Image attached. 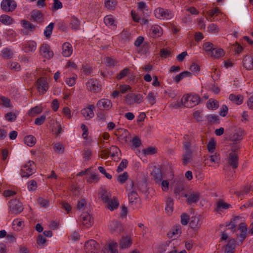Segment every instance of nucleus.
<instances>
[{
  "label": "nucleus",
  "mask_w": 253,
  "mask_h": 253,
  "mask_svg": "<svg viewBox=\"0 0 253 253\" xmlns=\"http://www.w3.org/2000/svg\"><path fill=\"white\" fill-rule=\"evenodd\" d=\"M24 141L27 145L32 147L36 144V139L33 135H29L24 137Z\"/></svg>",
  "instance_id": "31"
},
{
  "label": "nucleus",
  "mask_w": 253,
  "mask_h": 253,
  "mask_svg": "<svg viewBox=\"0 0 253 253\" xmlns=\"http://www.w3.org/2000/svg\"><path fill=\"white\" fill-rule=\"evenodd\" d=\"M149 47V45L148 42H144V43L143 44L142 47H141V48H140L138 52L139 53L143 54H146L147 51H148Z\"/></svg>",
  "instance_id": "62"
},
{
  "label": "nucleus",
  "mask_w": 253,
  "mask_h": 253,
  "mask_svg": "<svg viewBox=\"0 0 253 253\" xmlns=\"http://www.w3.org/2000/svg\"><path fill=\"white\" fill-rule=\"evenodd\" d=\"M132 242L131 238L129 236H123L120 241V249L128 248L132 245Z\"/></svg>",
  "instance_id": "21"
},
{
  "label": "nucleus",
  "mask_w": 253,
  "mask_h": 253,
  "mask_svg": "<svg viewBox=\"0 0 253 253\" xmlns=\"http://www.w3.org/2000/svg\"><path fill=\"white\" fill-rule=\"evenodd\" d=\"M239 158L237 154L230 153L228 156V163L233 169H236L239 165Z\"/></svg>",
  "instance_id": "15"
},
{
  "label": "nucleus",
  "mask_w": 253,
  "mask_h": 253,
  "mask_svg": "<svg viewBox=\"0 0 253 253\" xmlns=\"http://www.w3.org/2000/svg\"><path fill=\"white\" fill-rule=\"evenodd\" d=\"M155 180L156 182L161 181L162 179V174L161 170L160 169L154 170L152 173Z\"/></svg>",
  "instance_id": "42"
},
{
  "label": "nucleus",
  "mask_w": 253,
  "mask_h": 253,
  "mask_svg": "<svg viewBox=\"0 0 253 253\" xmlns=\"http://www.w3.org/2000/svg\"><path fill=\"white\" fill-rule=\"evenodd\" d=\"M96 106L101 111L109 110L112 107V103L109 99L103 98L97 102Z\"/></svg>",
  "instance_id": "12"
},
{
  "label": "nucleus",
  "mask_w": 253,
  "mask_h": 253,
  "mask_svg": "<svg viewBox=\"0 0 253 253\" xmlns=\"http://www.w3.org/2000/svg\"><path fill=\"white\" fill-rule=\"evenodd\" d=\"M236 241L234 239H229L225 246V253H234Z\"/></svg>",
  "instance_id": "24"
},
{
  "label": "nucleus",
  "mask_w": 253,
  "mask_h": 253,
  "mask_svg": "<svg viewBox=\"0 0 253 253\" xmlns=\"http://www.w3.org/2000/svg\"><path fill=\"white\" fill-rule=\"evenodd\" d=\"M86 181L89 183H91L93 182H97L99 179L98 174L95 173H91L88 176L86 177Z\"/></svg>",
  "instance_id": "46"
},
{
  "label": "nucleus",
  "mask_w": 253,
  "mask_h": 253,
  "mask_svg": "<svg viewBox=\"0 0 253 253\" xmlns=\"http://www.w3.org/2000/svg\"><path fill=\"white\" fill-rule=\"evenodd\" d=\"M243 65L247 70L253 69V55L245 56L243 60Z\"/></svg>",
  "instance_id": "19"
},
{
  "label": "nucleus",
  "mask_w": 253,
  "mask_h": 253,
  "mask_svg": "<svg viewBox=\"0 0 253 253\" xmlns=\"http://www.w3.org/2000/svg\"><path fill=\"white\" fill-rule=\"evenodd\" d=\"M146 99L148 100L149 103L152 106L156 103V98L154 95V93L152 92H150L148 93Z\"/></svg>",
  "instance_id": "53"
},
{
  "label": "nucleus",
  "mask_w": 253,
  "mask_h": 253,
  "mask_svg": "<svg viewBox=\"0 0 253 253\" xmlns=\"http://www.w3.org/2000/svg\"><path fill=\"white\" fill-rule=\"evenodd\" d=\"M37 43L34 41H30L27 44L24 45L25 52H32L36 49Z\"/></svg>",
  "instance_id": "30"
},
{
  "label": "nucleus",
  "mask_w": 253,
  "mask_h": 253,
  "mask_svg": "<svg viewBox=\"0 0 253 253\" xmlns=\"http://www.w3.org/2000/svg\"><path fill=\"white\" fill-rule=\"evenodd\" d=\"M208 31L211 34H215L219 31V28L216 25L211 24L208 27Z\"/></svg>",
  "instance_id": "52"
},
{
  "label": "nucleus",
  "mask_w": 253,
  "mask_h": 253,
  "mask_svg": "<svg viewBox=\"0 0 253 253\" xmlns=\"http://www.w3.org/2000/svg\"><path fill=\"white\" fill-rule=\"evenodd\" d=\"M154 14L158 19H170L173 16V14L170 10L162 7L157 8L154 10Z\"/></svg>",
  "instance_id": "5"
},
{
  "label": "nucleus",
  "mask_w": 253,
  "mask_h": 253,
  "mask_svg": "<svg viewBox=\"0 0 253 253\" xmlns=\"http://www.w3.org/2000/svg\"><path fill=\"white\" fill-rule=\"evenodd\" d=\"M54 24L50 23L46 28L44 31V36L49 38L52 34L53 29L54 28Z\"/></svg>",
  "instance_id": "44"
},
{
  "label": "nucleus",
  "mask_w": 253,
  "mask_h": 253,
  "mask_svg": "<svg viewBox=\"0 0 253 253\" xmlns=\"http://www.w3.org/2000/svg\"><path fill=\"white\" fill-rule=\"evenodd\" d=\"M21 23L24 29L31 32L34 31L36 29V27L35 25L26 20H21Z\"/></svg>",
  "instance_id": "32"
},
{
  "label": "nucleus",
  "mask_w": 253,
  "mask_h": 253,
  "mask_svg": "<svg viewBox=\"0 0 253 253\" xmlns=\"http://www.w3.org/2000/svg\"><path fill=\"white\" fill-rule=\"evenodd\" d=\"M128 177V173L126 171L118 176L117 180L121 184H123L127 180Z\"/></svg>",
  "instance_id": "47"
},
{
  "label": "nucleus",
  "mask_w": 253,
  "mask_h": 253,
  "mask_svg": "<svg viewBox=\"0 0 253 253\" xmlns=\"http://www.w3.org/2000/svg\"><path fill=\"white\" fill-rule=\"evenodd\" d=\"M207 107L211 110H215L219 107V103L217 100L210 99L207 103Z\"/></svg>",
  "instance_id": "45"
},
{
  "label": "nucleus",
  "mask_w": 253,
  "mask_h": 253,
  "mask_svg": "<svg viewBox=\"0 0 253 253\" xmlns=\"http://www.w3.org/2000/svg\"><path fill=\"white\" fill-rule=\"evenodd\" d=\"M42 111V108L40 106H36L32 108L28 111V115L30 116L34 117L36 115L40 114Z\"/></svg>",
  "instance_id": "36"
},
{
  "label": "nucleus",
  "mask_w": 253,
  "mask_h": 253,
  "mask_svg": "<svg viewBox=\"0 0 253 253\" xmlns=\"http://www.w3.org/2000/svg\"><path fill=\"white\" fill-rule=\"evenodd\" d=\"M34 165V162L29 161L27 164L22 167L20 174L22 177L28 178L35 172L36 169L33 168Z\"/></svg>",
  "instance_id": "3"
},
{
  "label": "nucleus",
  "mask_w": 253,
  "mask_h": 253,
  "mask_svg": "<svg viewBox=\"0 0 253 253\" xmlns=\"http://www.w3.org/2000/svg\"><path fill=\"white\" fill-rule=\"evenodd\" d=\"M38 203L41 207L46 208L48 207L49 205V201L44 199L42 197H40L38 199Z\"/></svg>",
  "instance_id": "51"
},
{
  "label": "nucleus",
  "mask_w": 253,
  "mask_h": 253,
  "mask_svg": "<svg viewBox=\"0 0 253 253\" xmlns=\"http://www.w3.org/2000/svg\"><path fill=\"white\" fill-rule=\"evenodd\" d=\"M117 4L116 0H105V6L108 9H113Z\"/></svg>",
  "instance_id": "48"
},
{
  "label": "nucleus",
  "mask_w": 253,
  "mask_h": 253,
  "mask_svg": "<svg viewBox=\"0 0 253 253\" xmlns=\"http://www.w3.org/2000/svg\"><path fill=\"white\" fill-rule=\"evenodd\" d=\"M2 56L5 59H9L12 57L13 53L12 50L8 48H5L2 50Z\"/></svg>",
  "instance_id": "50"
},
{
  "label": "nucleus",
  "mask_w": 253,
  "mask_h": 253,
  "mask_svg": "<svg viewBox=\"0 0 253 253\" xmlns=\"http://www.w3.org/2000/svg\"><path fill=\"white\" fill-rule=\"evenodd\" d=\"M245 135V131L241 128H238L236 129L233 135L230 137L229 140L233 142H237L241 140Z\"/></svg>",
  "instance_id": "18"
},
{
  "label": "nucleus",
  "mask_w": 253,
  "mask_h": 253,
  "mask_svg": "<svg viewBox=\"0 0 253 253\" xmlns=\"http://www.w3.org/2000/svg\"><path fill=\"white\" fill-rule=\"evenodd\" d=\"M117 247L118 243L114 241L110 243L108 246L109 249L111 251V253H118V251L117 249Z\"/></svg>",
  "instance_id": "56"
},
{
  "label": "nucleus",
  "mask_w": 253,
  "mask_h": 253,
  "mask_svg": "<svg viewBox=\"0 0 253 253\" xmlns=\"http://www.w3.org/2000/svg\"><path fill=\"white\" fill-rule=\"evenodd\" d=\"M191 76L192 73L191 72L189 71H184L176 76L174 78V80L176 83H178L184 78L186 77H190Z\"/></svg>",
  "instance_id": "33"
},
{
  "label": "nucleus",
  "mask_w": 253,
  "mask_h": 253,
  "mask_svg": "<svg viewBox=\"0 0 253 253\" xmlns=\"http://www.w3.org/2000/svg\"><path fill=\"white\" fill-rule=\"evenodd\" d=\"M100 198L101 199V200L103 202H105L106 203H108L110 200L109 196L108 195L107 191L104 189L102 190L101 191Z\"/></svg>",
  "instance_id": "54"
},
{
  "label": "nucleus",
  "mask_w": 253,
  "mask_h": 253,
  "mask_svg": "<svg viewBox=\"0 0 253 253\" xmlns=\"http://www.w3.org/2000/svg\"><path fill=\"white\" fill-rule=\"evenodd\" d=\"M104 23L106 25L112 26L114 22V18L110 15L106 16L104 18Z\"/></svg>",
  "instance_id": "63"
},
{
  "label": "nucleus",
  "mask_w": 253,
  "mask_h": 253,
  "mask_svg": "<svg viewBox=\"0 0 253 253\" xmlns=\"http://www.w3.org/2000/svg\"><path fill=\"white\" fill-rule=\"evenodd\" d=\"M81 219L83 224L89 228L93 224V219L88 212H84L81 215Z\"/></svg>",
  "instance_id": "14"
},
{
  "label": "nucleus",
  "mask_w": 253,
  "mask_h": 253,
  "mask_svg": "<svg viewBox=\"0 0 253 253\" xmlns=\"http://www.w3.org/2000/svg\"><path fill=\"white\" fill-rule=\"evenodd\" d=\"M216 142L212 138L210 139V141L207 144V149L210 153H212L215 149Z\"/></svg>",
  "instance_id": "43"
},
{
  "label": "nucleus",
  "mask_w": 253,
  "mask_h": 253,
  "mask_svg": "<svg viewBox=\"0 0 253 253\" xmlns=\"http://www.w3.org/2000/svg\"><path fill=\"white\" fill-rule=\"evenodd\" d=\"M173 201L172 199L170 197L168 198L166 203V207L165 210L166 212L169 214H170L173 211Z\"/></svg>",
  "instance_id": "37"
},
{
  "label": "nucleus",
  "mask_w": 253,
  "mask_h": 253,
  "mask_svg": "<svg viewBox=\"0 0 253 253\" xmlns=\"http://www.w3.org/2000/svg\"><path fill=\"white\" fill-rule=\"evenodd\" d=\"M211 53V57L214 58H219L223 57L225 54V52L222 48L215 47L213 48Z\"/></svg>",
  "instance_id": "27"
},
{
  "label": "nucleus",
  "mask_w": 253,
  "mask_h": 253,
  "mask_svg": "<svg viewBox=\"0 0 253 253\" xmlns=\"http://www.w3.org/2000/svg\"><path fill=\"white\" fill-rule=\"evenodd\" d=\"M94 108L93 105H89L88 107L82 109L81 113L86 120L90 119L94 116L93 110Z\"/></svg>",
  "instance_id": "22"
},
{
  "label": "nucleus",
  "mask_w": 253,
  "mask_h": 253,
  "mask_svg": "<svg viewBox=\"0 0 253 253\" xmlns=\"http://www.w3.org/2000/svg\"><path fill=\"white\" fill-rule=\"evenodd\" d=\"M181 233V227L180 225H175L173 226V228L168 233L169 237H172V235L179 236Z\"/></svg>",
  "instance_id": "34"
},
{
  "label": "nucleus",
  "mask_w": 253,
  "mask_h": 253,
  "mask_svg": "<svg viewBox=\"0 0 253 253\" xmlns=\"http://www.w3.org/2000/svg\"><path fill=\"white\" fill-rule=\"evenodd\" d=\"M216 211H221L222 209H228L231 205L229 204L224 202L223 200H220L216 203Z\"/></svg>",
  "instance_id": "40"
},
{
  "label": "nucleus",
  "mask_w": 253,
  "mask_h": 253,
  "mask_svg": "<svg viewBox=\"0 0 253 253\" xmlns=\"http://www.w3.org/2000/svg\"><path fill=\"white\" fill-rule=\"evenodd\" d=\"M46 119L45 115H42L40 117L37 118L35 120V124L36 125L40 126L44 123Z\"/></svg>",
  "instance_id": "60"
},
{
  "label": "nucleus",
  "mask_w": 253,
  "mask_h": 253,
  "mask_svg": "<svg viewBox=\"0 0 253 253\" xmlns=\"http://www.w3.org/2000/svg\"><path fill=\"white\" fill-rule=\"evenodd\" d=\"M237 230H240L241 233L239 234H237L236 236L240 238L241 242H243L247 237L248 229L246 224L244 222L241 223Z\"/></svg>",
  "instance_id": "17"
},
{
  "label": "nucleus",
  "mask_w": 253,
  "mask_h": 253,
  "mask_svg": "<svg viewBox=\"0 0 253 253\" xmlns=\"http://www.w3.org/2000/svg\"><path fill=\"white\" fill-rule=\"evenodd\" d=\"M30 19L38 24H41L44 21L43 15L41 11L34 9L31 12Z\"/></svg>",
  "instance_id": "10"
},
{
  "label": "nucleus",
  "mask_w": 253,
  "mask_h": 253,
  "mask_svg": "<svg viewBox=\"0 0 253 253\" xmlns=\"http://www.w3.org/2000/svg\"><path fill=\"white\" fill-rule=\"evenodd\" d=\"M37 88L42 94H44L48 89V84L46 78L41 77L39 78L36 82Z\"/></svg>",
  "instance_id": "8"
},
{
  "label": "nucleus",
  "mask_w": 253,
  "mask_h": 253,
  "mask_svg": "<svg viewBox=\"0 0 253 253\" xmlns=\"http://www.w3.org/2000/svg\"><path fill=\"white\" fill-rule=\"evenodd\" d=\"M99 248V244L94 240H88L84 244V250L87 253H96Z\"/></svg>",
  "instance_id": "6"
},
{
  "label": "nucleus",
  "mask_w": 253,
  "mask_h": 253,
  "mask_svg": "<svg viewBox=\"0 0 253 253\" xmlns=\"http://www.w3.org/2000/svg\"><path fill=\"white\" fill-rule=\"evenodd\" d=\"M229 99L232 102L237 105H240L243 103V97L241 95H236L234 94H231L229 96Z\"/></svg>",
  "instance_id": "28"
},
{
  "label": "nucleus",
  "mask_w": 253,
  "mask_h": 253,
  "mask_svg": "<svg viewBox=\"0 0 253 253\" xmlns=\"http://www.w3.org/2000/svg\"><path fill=\"white\" fill-rule=\"evenodd\" d=\"M87 88L91 91L98 92L100 89V85L96 79H91L86 84Z\"/></svg>",
  "instance_id": "16"
},
{
  "label": "nucleus",
  "mask_w": 253,
  "mask_h": 253,
  "mask_svg": "<svg viewBox=\"0 0 253 253\" xmlns=\"http://www.w3.org/2000/svg\"><path fill=\"white\" fill-rule=\"evenodd\" d=\"M0 22L3 24L11 25L13 23L14 20L10 16L3 14L0 17Z\"/></svg>",
  "instance_id": "35"
},
{
  "label": "nucleus",
  "mask_w": 253,
  "mask_h": 253,
  "mask_svg": "<svg viewBox=\"0 0 253 253\" xmlns=\"http://www.w3.org/2000/svg\"><path fill=\"white\" fill-rule=\"evenodd\" d=\"M128 165V161L126 159H123L120 165L117 168V171L120 172L122 171L124 169L126 168Z\"/></svg>",
  "instance_id": "49"
},
{
  "label": "nucleus",
  "mask_w": 253,
  "mask_h": 253,
  "mask_svg": "<svg viewBox=\"0 0 253 253\" xmlns=\"http://www.w3.org/2000/svg\"><path fill=\"white\" fill-rule=\"evenodd\" d=\"M23 209L22 203L18 200L12 199L8 203V212L10 214L20 213Z\"/></svg>",
  "instance_id": "2"
},
{
  "label": "nucleus",
  "mask_w": 253,
  "mask_h": 253,
  "mask_svg": "<svg viewBox=\"0 0 253 253\" xmlns=\"http://www.w3.org/2000/svg\"><path fill=\"white\" fill-rule=\"evenodd\" d=\"M206 118L208 121L211 124H217L220 122L219 116L215 114L207 115L206 116Z\"/></svg>",
  "instance_id": "39"
},
{
  "label": "nucleus",
  "mask_w": 253,
  "mask_h": 253,
  "mask_svg": "<svg viewBox=\"0 0 253 253\" xmlns=\"http://www.w3.org/2000/svg\"><path fill=\"white\" fill-rule=\"evenodd\" d=\"M129 71V69L128 68H125L122 71H120V72L117 75V78L118 80H121L123 79V78L125 77L128 72Z\"/></svg>",
  "instance_id": "59"
},
{
  "label": "nucleus",
  "mask_w": 253,
  "mask_h": 253,
  "mask_svg": "<svg viewBox=\"0 0 253 253\" xmlns=\"http://www.w3.org/2000/svg\"><path fill=\"white\" fill-rule=\"evenodd\" d=\"M189 221V216L185 213H183L181 214V223L183 225H186Z\"/></svg>",
  "instance_id": "58"
},
{
  "label": "nucleus",
  "mask_w": 253,
  "mask_h": 253,
  "mask_svg": "<svg viewBox=\"0 0 253 253\" xmlns=\"http://www.w3.org/2000/svg\"><path fill=\"white\" fill-rule=\"evenodd\" d=\"M40 53L44 57L50 59L53 56V52L50 50V46L47 43H43L40 48Z\"/></svg>",
  "instance_id": "13"
},
{
  "label": "nucleus",
  "mask_w": 253,
  "mask_h": 253,
  "mask_svg": "<svg viewBox=\"0 0 253 253\" xmlns=\"http://www.w3.org/2000/svg\"><path fill=\"white\" fill-rule=\"evenodd\" d=\"M119 203L117 200L114 199L113 200H110V201L106 203L107 208L110 211H113L118 208Z\"/></svg>",
  "instance_id": "38"
},
{
  "label": "nucleus",
  "mask_w": 253,
  "mask_h": 253,
  "mask_svg": "<svg viewBox=\"0 0 253 253\" xmlns=\"http://www.w3.org/2000/svg\"><path fill=\"white\" fill-rule=\"evenodd\" d=\"M23 223V221L19 220L18 219L14 220L12 222V226L13 229L16 230H19L20 228L21 227Z\"/></svg>",
  "instance_id": "61"
},
{
  "label": "nucleus",
  "mask_w": 253,
  "mask_h": 253,
  "mask_svg": "<svg viewBox=\"0 0 253 253\" xmlns=\"http://www.w3.org/2000/svg\"><path fill=\"white\" fill-rule=\"evenodd\" d=\"M5 118L7 121L12 122L16 120L17 116L15 114L10 112L5 114Z\"/></svg>",
  "instance_id": "55"
},
{
  "label": "nucleus",
  "mask_w": 253,
  "mask_h": 253,
  "mask_svg": "<svg viewBox=\"0 0 253 253\" xmlns=\"http://www.w3.org/2000/svg\"><path fill=\"white\" fill-rule=\"evenodd\" d=\"M37 188V183L35 180L29 181L28 184V188L30 191H33L36 190Z\"/></svg>",
  "instance_id": "57"
},
{
  "label": "nucleus",
  "mask_w": 253,
  "mask_h": 253,
  "mask_svg": "<svg viewBox=\"0 0 253 253\" xmlns=\"http://www.w3.org/2000/svg\"><path fill=\"white\" fill-rule=\"evenodd\" d=\"M203 48L206 52H211L213 47V45L210 42H206L203 45Z\"/></svg>",
  "instance_id": "64"
},
{
  "label": "nucleus",
  "mask_w": 253,
  "mask_h": 253,
  "mask_svg": "<svg viewBox=\"0 0 253 253\" xmlns=\"http://www.w3.org/2000/svg\"><path fill=\"white\" fill-rule=\"evenodd\" d=\"M184 197H187L186 202L189 204L197 203L200 198V193L199 192H192L189 195L185 194Z\"/></svg>",
  "instance_id": "20"
},
{
  "label": "nucleus",
  "mask_w": 253,
  "mask_h": 253,
  "mask_svg": "<svg viewBox=\"0 0 253 253\" xmlns=\"http://www.w3.org/2000/svg\"><path fill=\"white\" fill-rule=\"evenodd\" d=\"M16 6V2L14 0H3L1 3L2 9L6 11H13Z\"/></svg>",
  "instance_id": "11"
},
{
  "label": "nucleus",
  "mask_w": 253,
  "mask_h": 253,
  "mask_svg": "<svg viewBox=\"0 0 253 253\" xmlns=\"http://www.w3.org/2000/svg\"><path fill=\"white\" fill-rule=\"evenodd\" d=\"M129 204L133 209L137 208V204H140V199L136 190H132L128 194Z\"/></svg>",
  "instance_id": "7"
},
{
  "label": "nucleus",
  "mask_w": 253,
  "mask_h": 253,
  "mask_svg": "<svg viewBox=\"0 0 253 253\" xmlns=\"http://www.w3.org/2000/svg\"><path fill=\"white\" fill-rule=\"evenodd\" d=\"M143 101V96L140 94L130 93L126 96L125 102L127 105H133L134 103L139 104Z\"/></svg>",
  "instance_id": "4"
},
{
  "label": "nucleus",
  "mask_w": 253,
  "mask_h": 253,
  "mask_svg": "<svg viewBox=\"0 0 253 253\" xmlns=\"http://www.w3.org/2000/svg\"><path fill=\"white\" fill-rule=\"evenodd\" d=\"M181 101L185 107L192 108L200 103L201 98L197 94H188L186 96H184L181 99Z\"/></svg>",
  "instance_id": "1"
},
{
  "label": "nucleus",
  "mask_w": 253,
  "mask_h": 253,
  "mask_svg": "<svg viewBox=\"0 0 253 253\" xmlns=\"http://www.w3.org/2000/svg\"><path fill=\"white\" fill-rule=\"evenodd\" d=\"M73 52L72 46L69 42H65L62 45V54L65 57H69Z\"/></svg>",
  "instance_id": "23"
},
{
  "label": "nucleus",
  "mask_w": 253,
  "mask_h": 253,
  "mask_svg": "<svg viewBox=\"0 0 253 253\" xmlns=\"http://www.w3.org/2000/svg\"><path fill=\"white\" fill-rule=\"evenodd\" d=\"M70 25L72 29L78 30L80 26V21L77 17L73 16L71 17Z\"/></svg>",
  "instance_id": "41"
},
{
  "label": "nucleus",
  "mask_w": 253,
  "mask_h": 253,
  "mask_svg": "<svg viewBox=\"0 0 253 253\" xmlns=\"http://www.w3.org/2000/svg\"><path fill=\"white\" fill-rule=\"evenodd\" d=\"M150 34L153 38L158 37L161 36L162 28L158 25L152 26L150 30Z\"/></svg>",
  "instance_id": "25"
},
{
  "label": "nucleus",
  "mask_w": 253,
  "mask_h": 253,
  "mask_svg": "<svg viewBox=\"0 0 253 253\" xmlns=\"http://www.w3.org/2000/svg\"><path fill=\"white\" fill-rule=\"evenodd\" d=\"M190 226L193 229H198L201 226L199 217H192L190 221Z\"/></svg>",
  "instance_id": "29"
},
{
  "label": "nucleus",
  "mask_w": 253,
  "mask_h": 253,
  "mask_svg": "<svg viewBox=\"0 0 253 253\" xmlns=\"http://www.w3.org/2000/svg\"><path fill=\"white\" fill-rule=\"evenodd\" d=\"M109 228L112 233L121 234L124 231V228L121 222L117 220L111 222Z\"/></svg>",
  "instance_id": "9"
},
{
  "label": "nucleus",
  "mask_w": 253,
  "mask_h": 253,
  "mask_svg": "<svg viewBox=\"0 0 253 253\" xmlns=\"http://www.w3.org/2000/svg\"><path fill=\"white\" fill-rule=\"evenodd\" d=\"M182 164L185 166L189 163L192 158V152L191 150H184V153L182 155Z\"/></svg>",
  "instance_id": "26"
}]
</instances>
